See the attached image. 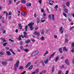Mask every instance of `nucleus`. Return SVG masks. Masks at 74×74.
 I'll return each instance as SVG.
<instances>
[{
  "label": "nucleus",
  "instance_id": "f704fd0d",
  "mask_svg": "<svg viewBox=\"0 0 74 74\" xmlns=\"http://www.w3.org/2000/svg\"><path fill=\"white\" fill-rule=\"evenodd\" d=\"M7 43L5 42L3 44V46H4V47H5V46H6V45H7Z\"/></svg>",
  "mask_w": 74,
  "mask_h": 74
},
{
  "label": "nucleus",
  "instance_id": "338daca9",
  "mask_svg": "<svg viewBox=\"0 0 74 74\" xmlns=\"http://www.w3.org/2000/svg\"><path fill=\"white\" fill-rule=\"evenodd\" d=\"M21 37L22 38H24V36L23 35H21Z\"/></svg>",
  "mask_w": 74,
  "mask_h": 74
},
{
  "label": "nucleus",
  "instance_id": "de8ad7c7",
  "mask_svg": "<svg viewBox=\"0 0 74 74\" xmlns=\"http://www.w3.org/2000/svg\"><path fill=\"white\" fill-rule=\"evenodd\" d=\"M74 28V26L72 27H71L70 28V30H72V29H73Z\"/></svg>",
  "mask_w": 74,
  "mask_h": 74
},
{
  "label": "nucleus",
  "instance_id": "ddd939ff",
  "mask_svg": "<svg viewBox=\"0 0 74 74\" xmlns=\"http://www.w3.org/2000/svg\"><path fill=\"white\" fill-rule=\"evenodd\" d=\"M55 53H53L51 55V56L49 57L50 59H51V58H52V57L54 55H55Z\"/></svg>",
  "mask_w": 74,
  "mask_h": 74
},
{
  "label": "nucleus",
  "instance_id": "6ab92c4d",
  "mask_svg": "<svg viewBox=\"0 0 74 74\" xmlns=\"http://www.w3.org/2000/svg\"><path fill=\"white\" fill-rule=\"evenodd\" d=\"M48 51H46L45 52V53L43 55V56H45V55H47V54H48Z\"/></svg>",
  "mask_w": 74,
  "mask_h": 74
},
{
  "label": "nucleus",
  "instance_id": "c9c22d12",
  "mask_svg": "<svg viewBox=\"0 0 74 74\" xmlns=\"http://www.w3.org/2000/svg\"><path fill=\"white\" fill-rule=\"evenodd\" d=\"M58 74H62V71H59L58 72Z\"/></svg>",
  "mask_w": 74,
  "mask_h": 74
},
{
  "label": "nucleus",
  "instance_id": "bf43d9fd",
  "mask_svg": "<svg viewBox=\"0 0 74 74\" xmlns=\"http://www.w3.org/2000/svg\"><path fill=\"white\" fill-rule=\"evenodd\" d=\"M2 40L4 42H6V40L4 39H2Z\"/></svg>",
  "mask_w": 74,
  "mask_h": 74
},
{
  "label": "nucleus",
  "instance_id": "4be33fe9",
  "mask_svg": "<svg viewBox=\"0 0 74 74\" xmlns=\"http://www.w3.org/2000/svg\"><path fill=\"white\" fill-rule=\"evenodd\" d=\"M26 5L27 7H30V6L32 5V4L31 3L28 4H26Z\"/></svg>",
  "mask_w": 74,
  "mask_h": 74
},
{
  "label": "nucleus",
  "instance_id": "7c9ffc66",
  "mask_svg": "<svg viewBox=\"0 0 74 74\" xmlns=\"http://www.w3.org/2000/svg\"><path fill=\"white\" fill-rule=\"evenodd\" d=\"M19 69H20V70H22V69H23V67L22 66H20L19 67Z\"/></svg>",
  "mask_w": 74,
  "mask_h": 74
},
{
  "label": "nucleus",
  "instance_id": "774afa93",
  "mask_svg": "<svg viewBox=\"0 0 74 74\" xmlns=\"http://www.w3.org/2000/svg\"><path fill=\"white\" fill-rule=\"evenodd\" d=\"M73 63L74 64V58L73 60Z\"/></svg>",
  "mask_w": 74,
  "mask_h": 74
},
{
  "label": "nucleus",
  "instance_id": "5fc2aeb1",
  "mask_svg": "<svg viewBox=\"0 0 74 74\" xmlns=\"http://www.w3.org/2000/svg\"><path fill=\"white\" fill-rule=\"evenodd\" d=\"M68 73H69V71H66L65 74H68Z\"/></svg>",
  "mask_w": 74,
  "mask_h": 74
},
{
  "label": "nucleus",
  "instance_id": "09e8293b",
  "mask_svg": "<svg viewBox=\"0 0 74 74\" xmlns=\"http://www.w3.org/2000/svg\"><path fill=\"white\" fill-rule=\"evenodd\" d=\"M0 54L1 55H4V53H3V52H0Z\"/></svg>",
  "mask_w": 74,
  "mask_h": 74
},
{
  "label": "nucleus",
  "instance_id": "c03bdc74",
  "mask_svg": "<svg viewBox=\"0 0 74 74\" xmlns=\"http://www.w3.org/2000/svg\"><path fill=\"white\" fill-rule=\"evenodd\" d=\"M23 33L24 35H27V33H26V32H23Z\"/></svg>",
  "mask_w": 74,
  "mask_h": 74
},
{
  "label": "nucleus",
  "instance_id": "412c9836",
  "mask_svg": "<svg viewBox=\"0 0 74 74\" xmlns=\"http://www.w3.org/2000/svg\"><path fill=\"white\" fill-rule=\"evenodd\" d=\"M63 15L64 16H65L66 18H67V14L65 13V12L63 13Z\"/></svg>",
  "mask_w": 74,
  "mask_h": 74
},
{
  "label": "nucleus",
  "instance_id": "f03ea898",
  "mask_svg": "<svg viewBox=\"0 0 74 74\" xmlns=\"http://www.w3.org/2000/svg\"><path fill=\"white\" fill-rule=\"evenodd\" d=\"M19 61H17L15 64L14 69L15 71H16V70H17V69H18V67L19 66Z\"/></svg>",
  "mask_w": 74,
  "mask_h": 74
},
{
  "label": "nucleus",
  "instance_id": "5701e85b",
  "mask_svg": "<svg viewBox=\"0 0 74 74\" xmlns=\"http://www.w3.org/2000/svg\"><path fill=\"white\" fill-rule=\"evenodd\" d=\"M27 27H28L27 26H25V32H27Z\"/></svg>",
  "mask_w": 74,
  "mask_h": 74
},
{
  "label": "nucleus",
  "instance_id": "473e14b6",
  "mask_svg": "<svg viewBox=\"0 0 74 74\" xmlns=\"http://www.w3.org/2000/svg\"><path fill=\"white\" fill-rule=\"evenodd\" d=\"M52 20L53 21L54 20V14H52Z\"/></svg>",
  "mask_w": 74,
  "mask_h": 74
},
{
  "label": "nucleus",
  "instance_id": "13d9d810",
  "mask_svg": "<svg viewBox=\"0 0 74 74\" xmlns=\"http://www.w3.org/2000/svg\"><path fill=\"white\" fill-rule=\"evenodd\" d=\"M20 49H22V50L23 49V46L21 47Z\"/></svg>",
  "mask_w": 74,
  "mask_h": 74
},
{
  "label": "nucleus",
  "instance_id": "9b49d317",
  "mask_svg": "<svg viewBox=\"0 0 74 74\" xmlns=\"http://www.w3.org/2000/svg\"><path fill=\"white\" fill-rule=\"evenodd\" d=\"M48 61H49L48 60V58H47L46 60H45V61H44V63L45 64H47V63H48Z\"/></svg>",
  "mask_w": 74,
  "mask_h": 74
},
{
  "label": "nucleus",
  "instance_id": "72a5a7b5",
  "mask_svg": "<svg viewBox=\"0 0 74 74\" xmlns=\"http://www.w3.org/2000/svg\"><path fill=\"white\" fill-rule=\"evenodd\" d=\"M18 39L19 40H21L22 39L21 38V35H19L18 37Z\"/></svg>",
  "mask_w": 74,
  "mask_h": 74
},
{
  "label": "nucleus",
  "instance_id": "79ce46f5",
  "mask_svg": "<svg viewBox=\"0 0 74 74\" xmlns=\"http://www.w3.org/2000/svg\"><path fill=\"white\" fill-rule=\"evenodd\" d=\"M58 8V5H56L55 7H54V8L55 9H57V8Z\"/></svg>",
  "mask_w": 74,
  "mask_h": 74
},
{
  "label": "nucleus",
  "instance_id": "4c0bfd02",
  "mask_svg": "<svg viewBox=\"0 0 74 74\" xmlns=\"http://www.w3.org/2000/svg\"><path fill=\"white\" fill-rule=\"evenodd\" d=\"M36 73H38L39 72V69H37L36 70Z\"/></svg>",
  "mask_w": 74,
  "mask_h": 74
},
{
  "label": "nucleus",
  "instance_id": "dca6fc26",
  "mask_svg": "<svg viewBox=\"0 0 74 74\" xmlns=\"http://www.w3.org/2000/svg\"><path fill=\"white\" fill-rule=\"evenodd\" d=\"M59 51L60 53H63V51H62V48H60L59 49Z\"/></svg>",
  "mask_w": 74,
  "mask_h": 74
},
{
  "label": "nucleus",
  "instance_id": "bb28decb",
  "mask_svg": "<svg viewBox=\"0 0 74 74\" xmlns=\"http://www.w3.org/2000/svg\"><path fill=\"white\" fill-rule=\"evenodd\" d=\"M30 40H27L25 41L26 44H28L29 42H30Z\"/></svg>",
  "mask_w": 74,
  "mask_h": 74
},
{
  "label": "nucleus",
  "instance_id": "2f4dec72",
  "mask_svg": "<svg viewBox=\"0 0 74 74\" xmlns=\"http://www.w3.org/2000/svg\"><path fill=\"white\" fill-rule=\"evenodd\" d=\"M40 39H41V40H43V41H44V36H42V37H41L40 38Z\"/></svg>",
  "mask_w": 74,
  "mask_h": 74
},
{
  "label": "nucleus",
  "instance_id": "f257e3e1",
  "mask_svg": "<svg viewBox=\"0 0 74 74\" xmlns=\"http://www.w3.org/2000/svg\"><path fill=\"white\" fill-rule=\"evenodd\" d=\"M34 25V23H31L28 24V26H29L30 30H33L34 29V27H33V25Z\"/></svg>",
  "mask_w": 74,
  "mask_h": 74
},
{
  "label": "nucleus",
  "instance_id": "0eeeda50",
  "mask_svg": "<svg viewBox=\"0 0 74 74\" xmlns=\"http://www.w3.org/2000/svg\"><path fill=\"white\" fill-rule=\"evenodd\" d=\"M6 53L9 56H10V55H11V52L10 51H8L6 52Z\"/></svg>",
  "mask_w": 74,
  "mask_h": 74
},
{
  "label": "nucleus",
  "instance_id": "864d4df0",
  "mask_svg": "<svg viewBox=\"0 0 74 74\" xmlns=\"http://www.w3.org/2000/svg\"><path fill=\"white\" fill-rule=\"evenodd\" d=\"M34 16L35 18H37V15H36V14L34 13Z\"/></svg>",
  "mask_w": 74,
  "mask_h": 74
},
{
  "label": "nucleus",
  "instance_id": "680f3d73",
  "mask_svg": "<svg viewBox=\"0 0 74 74\" xmlns=\"http://www.w3.org/2000/svg\"><path fill=\"white\" fill-rule=\"evenodd\" d=\"M31 40L32 41H33V42H35V40H34V39H32Z\"/></svg>",
  "mask_w": 74,
  "mask_h": 74
},
{
  "label": "nucleus",
  "instance_id": "b1692460",
  "mask_svg": "<svg viewBox=\"0 0 74 74\" xmlns=\"http://www.w3.org/2000/svg\"><path fill=\"white\" fill-rule=\"evenodd\" d=\"M66 6H67V7H69V6H70V3H69V2H67L66 4Z\"/></svg>",
  "mask_w": 74,
  "mask_h": 74
},
{
  "label": "nucleus",
  "instance_id": "f3484780",
  "mask_svg": "<svg viewBox=\"0 0 74 74\" xmlns=\"http://www.w3.org/2000/svg\"><path fill=\"white\" fill-rule=\"evenodd\" d=\"M18 26L19 29H22V25H21V24H18Z\"/></svg>",
  "mask_w": 74,
  "mask_h": 74
},
{
  "label": "nucleus",
  "instance_id": "a211bd4d",
  "mask_svg": "<svg viewBox=\"0 0 74 74\" xmlns=\"http://www.w3.org/2000/svg\"><path fill=\"white\" fill-rule=\"evenodd\" d=\"M69 42V40H68V39H67V38H65V42L66 44H67V42Z\"/></svg>",
  "mask_w": 74,
  "mask_h": 74
},
{
  "label": "nucleus",
  "instance_id": "2eb2a0df",
  "mask_svg": "<svg viewBox=\"0 0 74 74\" xmlns=\"http://www.w3.org/2000/svg\"><path fill=\"white\" fill-rule=\"evenodd\" d=\"M58 60H59V57L58 56L56 57V58H55V62H56V61H58Z\"/></svg>",
  "mask_w": 74,
  "mask_h": 74
},
{
  "label": "nucleus",
  "instance_id": "69168bd1",
  "mask_svg": "<svg viewBox=\"0 0 74 74\" xmlns=\"http://www.w3.org/2000/svg\"><path fill=\"white\" fill-rule=\"evenodd\" d=\"M41 1H39L38 2L40 3V4H41Z\"/></svg>",
  "mask_w": 74,
  "mask_h": 74
},
{
  "label": "nucleus",
  "instance_id": "e433bc0d",
  "mask_svg": "<svg viewBox=\"0 0 74 74\" xmlns=\"http://www.w3.org/2000/svg\"><path fill=\"white\" fill-rule=\"evenodd\" d=\"M71 52H72V53H74V48H73L71 50Z\"/></svg>",
  "mask_w": 74,
  "mask_h": 74
},
{
  "label": "nucleus",
  "instance_id": "37998d69",
  "mask_svg": "<svg viewBox=\"0 0 74 74\" xmlns=\"http://www.w3.org/2000/svg\"><path fill=\"white\" fill-rule=\"evenodd\" d=\"M72 46L71 47H74V43H72L71 44Z\"/></svg>",
  "mask_w": 74,
  "mask_h": 74
},
{
  "label": "nucleus",
  "instance_id": "9d476101",
  "mask_svg": "<svg viewBox=\"0 0 74 74\" xmlns=\"http://www.w3.org/2000/svg\"><path fill=\"white\" fill-rule=\"evenodd\" d=\"M31 64V63L30 62H29L28 63V64H27V65L25 66L26 68H27V67H29V66Z\"/></svg>",
  "mask_w": 74,
  "mask_h": 74
},
{
  "label": "nucleus",
  "instance_id": "a19ab883",
  "mask_svg": "<svg viewBox=\"0 0 74 74\" xmlns=\"http://www.w3.org/2000/svg\"><path fill=\"white\" fill-rule=\"evenodd\" d=\"M9 60L10 61H13L14 60V59H13V58H11Z\"/></svg>",
  "mask_w": 74,
  "mask_h": 74
},
{
  "label": "nucleus",
  "instance_id": "ea45409f",
  "mask_svg": "<svg viewBox=\"0 0 74 74\" xmlns=\"http://www.w3.org/2000/svg\"><path fill=\"white\" fill-rule=\"evenodd\" d=\"M26 71H25L21 73V74H25V73H26Z\"/></svg>",
  "mask_w": 74,
  "mask_h": 74
},
{
  "label": "nucleus",
  "instance_id": "20e7f679",
  "mask_svg": "<svg viewBox=\"0 0 74 74\" xmlns=\"http://www.w3.org/2000/svg\"><path fill=\"white\" fill-rule=\"evenodd\" d=\"M65 63L66 64H67V65H69V60L67 59H66L65 60Z\"/></svg>",
  "mask_w": 74,
  "mask_h": 74
},
{
  "label": "nucleus",
  "instance_id": "f8f14e48",
  "mask_svg": "<svg viewBox=\"0 0 74 74\" xmlns=\"http://www.w3.org/2000/svg\"><path fill=\"white\" fill-rule=\"evenodd\" d=\"M34 53L35 55H37L38 53V51H35L34 52Z\"/></svg>",
  "mask_w": 74,
  "mask_h": 74
},
{
  "label": "nucleus",
  "instance_id": "c756f323",
  "mask_svg": "<svg viewBox=\"0 0 74 74\" xmlns=\"http://www.w3.org/2000/svg\"><path fill=\"white\" fill-rule=\"evenodd\" d=\"M64 11L66 13H68V10L67 9H65Z\"/></svg>",
  "mask_w": 74,
  "mask_h": 74
},
{
  "label": "nucleus",
  "instance_id": "603ef678",
  "mask_svg": "<svg viewBox=\"0 0 74 74\" xmlns=\"http://www.w3.org/2000/svg\"><path fill=\"white\" fill-rule=\"evenodd\" d=\"M24 37H25V38H28V36L26 35H24Z\"/></svg>",
  "mask_w": 74,
  "mask_h": 74
},
{
  "label": "nucleus",
  "instance_id": "58836bf2",
  "mask_svg": "<svg viewBox=\"0 0 74 74\" xmlns=\"http://www.w3.org/2000/svg\"><path fill=\"white\" fill-rule=\"evenodd\" d=\"M41 62L42 63V65H43V67H44V66H45V64H44V61H41Z\"/></svg>",
  "mask_w": 74,
  "mask_h": 74
},
{
  "label": "nucleus",
  "instance_id": "c85d7f7f",
  "mask_svg": "<svg viewBox=\"0 0 74 74\" xmlns=\"http://www.w3.org/2000/svg\"><path fill=\"white\" fill-rule=\"evenodd\" d=\"M21 14L22 15H25V12H21Z\"/></svg>",
  "mask_w": 74,
  "mask_h": 74
},
{
  "label": "nucleus",
  "instance_id": "393cba45",
  "mask_svg": "<svg viewBox=\"0 0 74 74\" xmlns=\"http://www.w3.org/2000/svg\"><path fill=\"white\" fill-rule=\"evenodd\" d=\"M48 18H49V19H52V17H51V15L50 14L48 16Z\"/></svg>",
  "mask_w": 74,
  "mask_h": 74
},
{
  "label": "nucleus",
  "instance_id": "423d86ee",
  "mask_svg": "<svg viewBox=\"0 0 74 74\" xmlns=\"http://www.w3.org/2000/svg\"><path fill=\"white\" fill-rule=\"evenodd\" d=\"M2 64H3V66H6L7 63L6 62H2Z\"/></svg>",
  "mask_w": 74,
  "mask_h": 74
},
{
  "label": "nucleus",
  "instance_id": "1a4fd4ad",
  "mask_svg": "<svg viewBox=\"0 0 74 74\" xmlns=\"http://www.w3.org/2000/svg\"><path fill=\"white\" fill-rule=\"evenodd\" d=\"M63 50L64 51H65L66 52L67 51V49H66V47H63Z\"/></svg>",
  "mask_w": 74,
  "mask_h": 74
},
{
  "label": "nucleus",
  "instance_id": "7ed1b4c3",
  "mask_svg": "<svg viewBox=\"0 0 74 74\" xmlns=\"http://www.w3.org/2000/svg\"><path fill=\"white\" fill-rule=\"evenodd\" d=\"M60 31L61 33V34H63V27H61L60 28Z\"/></svg>",
  "mask_w": 74,
  "mask_h": 74
},
{
  "label": "nucleus",
  "instance_id": "0e129e2a",
  "mask_svg": "<svg viewBox=\"0 0 74 74\" xmlns=\"http://www.w3.org/2000/svg\"><path fill=\"white\" fill-rule=\"evenodd\" d=\"M9 51H11V52H12L13 51L11 49H10Z\"/></svg>",
  "mask_w": 74,
  "mask_h": 74
},
{
  "label": "nucleus",
  "instance_id": "6e6552de",
  "mask_svg": "<svg viewBox=\"0 0 74 74\" xmlns=\"http://www.w3.org/2000/svg\"><path fill=\"white\" fill-rule=\"evenodd\" d=\"M36 22L37 23H40V17H38L37 18Z\"/></svg>",
  "mask_w": 74,
  "mask_h": 74
},
{
  "label": "nucleus",
  "instance_id": "052dcab7",
  "mask_svg": "<svg viewBox=\"0 0 74 74\" xmlns=\"http://www.w3.org/2000/svg\"><path fill=\"white\" fill-rule=\"evenodd\" d=\"M36 73V72L35 71L32 73V74H35Z\"/></svg>",
  "mask_w": 74,
  "mask_h": 74
},
{
  "label": "nucleus",
  "instance_id": "aec40b11",
  "mask_svg": "<svg viewBox=\"0 0 74 74\" xmlns=\"http://www.w3.org/2000/svg\"><path fill=\"white\" fill-rule=\"evenodd\" d=\"M24 51H25V52H29V49H24Z\"/></svg>",
  "mask_w": 74,
  "mask_h": 74
},
{
  "label": "nucleus",
  "instance_id": "3c124183",
  "mask_svg": "<svg viewBox=\"0 0 74 74\" xmlns=\"http://www.w3.org/2000/svg\"><path fill=\"white\" fill-rule=\"evenodd\" d=\"M9 41H11V42H13V41H14V40H12L11 39H9Z\"/></svg>",
  "mask_w": 74,
  "mask_h": 74
},
{
  "label": "nucleus",
  "instance_id": "4468645a",
  "mask_svg": "<svg viewBox=\"0 0 74 74\" xmlns=\"http://www.w3.org/2000/svg\"><path fill=\"white\" fill-rule=\"evenodd\" d=\"M36 56L35 54H34V53L33 52L31 54V57H33L34 56Z\"/></svg>",
  "mask_w": 74,
  "mask_h": 74
},
{
  "label": "nucleus",
  "instance_id": "a878e982",
  "mask_svg": "<svg viewBox=\"0 0 74 74\" xmlns=\"http://www.w3.org/2000/svg\"><path fill=\"white\" fill-rule=\"evenodd\" d=\"M21 3H23V4H24V3H26V0H22L21 1Z\"/></svg>",
  "mask_w": 74,
  "mask_h": 74
},
{
  "label": "nucleus",
  "instance_id": "39448f33",
  "mask_svg": "<svg viewBox=\"0 0 74 74\" xmlns=\"http://www.w3.org/2000/svg\"><path fill=\"white\" fill-rule=\"evenodd\" d=\"M34 34L35 35H37V36H39V35H40V33L39 32H37L35 31Z\"/></svg>",
  "mask_w": 74,
  "mask_h": 74
},
{
  "label": "nucleus",
  "instance_id": "4d7b16f0",
  "mask_svg": "<svg viewBox=\"0 0 74 74\" xmlns=\"http://www.w3.org/2000/svg\"><path fill=\"white\" fill-rule=\"evenodd\" d=\"M20 45H22L23 44V42H22V41H21L20 42Z\"/></svg>",
  "mask_w": 74,
  "mask_h": 74
},
{
  "label": "nucleus",
  "instance_id": "6e6d98bb",
  "mask_svg": "<svg viewBox=\"0 0 74 74\" xmlns=\"http://www.w3.org/2000/svg\"><path fill=\"white\" fill-rule=\"evenodd\" d=\"M54 37L55 38H58V36L56 35H54Z\"/></svg>",
  "mask_w": 74,
  "mask_h": 74
},
{
  "label": "nucleus",
  "instance_id": "a18cd8bd",
  "mask_svg": "<svg viewBox=\"0 0 74 74\" xmlns=\"http://www.w3.org/2000/svg\"><path fill=\"white\" fill-rule=\"evenodd\" d=\"M41 11L42 12H44V9L42 8L41 9Z\"/></svg>",
  "mask_w": 74,
  "mask_h": 74
},
{
  "label": "nucleus",
  "instance_id": "49530a36",
  "mask_svg": "<svg viewBox=\"0 0 74 74\" xmlns=\"http://www.w3.org/2000/svg\"><path fill=\"white\" fill-rule=\"evenodd\" d=\"M51 70L53 72V71H54L55 69H54V67H53L51 69Z\"/></svg>",
  "mask_w": 74,
  "mask_h": 74
},
{
  "label": "nucleus",
  "instance_id": "8fccbe9b",
  "mask_svg": "<svg viewBox=\"0 0 74 74\" xmlns=\"http://www.w3.org/2000/svg\"><path fill=\"white\" fill-rule=\"evenodd\" d=\"M37 63H38V61H36L34 62V64H37Z\"/></svg>",
  "mask_w": 74,
  "mask_h": 74
},
{
  "label": "nucleus",
  "instance_id": "cd10ccee",
  "mask_svg": "<svg viewBox=\"0 0 74 74\" xmlns=\"http://www.w3.org/2000/svg\"><path fill=\"white\" fill-rule=\"evenodd\" d=\"M33 65H32L30 67L29 69L30 70L31 69H33Z\"/></svg>",
  "mask_w": 74,
  "mask_h": 74
},
{
  "label": "nucleus",
  "instance_id": "e2e57ef3",
  "mask_svg": "<svg viewBox=\"0 0 74 74\" xmlns=\"http://www.w3.org/2000/svg\"><path fill=\"white\" fill-rule=\"evenodd\" d=\"M45 21V20H44L41 21L42 22H44V21Z\"/></svg>",
  "mask_w": 74,
  "mask_h": 74
}]
</instances>
